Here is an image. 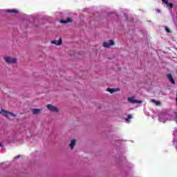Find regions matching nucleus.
<instances>
[{
  "label": "nucleus",
  "instance_id": "nucleus-1",
  "mask_svg": "<svg viewBox=\"0 0 177 177\" xmlns=\"http://www.w3.org/2000/svg\"><path fill=\"white\" fill-rule=\"evenodd\" d=\"M3 59L5 60L6 63H8V64H13L17 62V59L16 58H12L8 56L4 57Z\"/></svg>",
  "mask_w": 177,
  "mask_h": 177
},
{
  "label": "nucleus",
  "instance_id": "nucleus-2",
  "mask_svg": "<svg viewBox=\"0 0 177 177\" xmlns=\"http://www.w3.org/2000/svg\"><path fill=\"white\" fill-rule=\"evenodd\" d=\"M0 114H2L3 115H5L6 118L9 117V115H11L12 117H16V115L12 112H9L8 111L1 109L0 111Z\"/></svg>",
  "mask_w": 177,
  "mask_h": 177
},
{
  "label": "nucleus",
  "instance_id": "nucleus-3",
  "mask_svg": "<svg viewBox=\"0 0 177 177\" xmlns=\"http://www.w3.org/2000/svg\"><path fill=\"white\" fill-rule=\"evenodd\" d=\"M47 109L50 111H52L53 113H59V110L57 109V107L49 104L47 105Z\"/></svg>",
  "mask_w": 177,
  "mask_h": 177
},
{
  "label": "nucleus",
  "instance_id": "nucleus-4",
  "mask_svg": "<svg viewBox=\"0 0 177 177\" xmlns=\"http://www.w3.org/2000/svg\"><path fill=\"white\" fill-rule=\"evenodd\" d=\"M127 100H128V102H129V103H131L132 104H135L136 103H138V104H141L142 103L141 100H135V97H128Z\"/></svg>",
  "mask_w": 177,
  "mask_h": 177
},
{
  "label": "nucleus",
  "instance_id": "nucleus-5",
  "mask_svg": "<svg viewBox=\"0 0 177 177\" xmlns=\"http://www.w3.org/2000/svg\"><path fill=\"white\" fill-rule=\"evenodd\" d=\"M113 45H115V43H114L113 40H109L103 43L104 48H110L111 46H113Z\"/></svg>",
  "mask_w": 177,
  "mask_h": 177
},
{
  "label": "nucleus",
  "instance_id": "nucleus-6",
  "mask_svg": "<svg viewBox=\"0 0 177 177\" xmlns=\"http://www.w3.org/2000/svg\"><path fill=\"white\" fill-rule=\"evenodd\" d=\"M51 44H54L57 46H60V45H62V44H63V39H62V37H60L59 41H57V40L51 41Z\"/></svg>",
  "mask_w": 177,
  "mask_h": 177
},
{
  "label": "nucleus",
  "instance_id": "nucleus-7",
  "mask_svg": "<svg viewBox=\"0 0 177 177\" xmlns=\"http://www.w3.org/2000/svg\"><path fill=\"white\" fill-rule=\"evenodd\" d=\"M60 23L62 24H68V23H73V19H71V18H70V17L67 18V19H66V20L61 19Z\"/></svg>",
  "mask_w": 177,
  "mask_h": 177
},
{
  "label": "nucleus",
  "instance_id": "nucleus-8",
  "mask_svg": "<svg viewBox=\"0 0 177 177\" xmlns=\"http://www.w3.org/2000/svg\"><path fill=\"white\" fill-rule=\"evenodd\" d=\"M41 111H42V109H33L32 113H33V114L37 115L39 114V113H41Z\"/></svg>",
  "mask_w": 177,
  "mask_h": 177
},
{
  "label": "nucleus",
  "instance_id": "nucleus-9",
  "mask_svg": "<svg viewBox=\"0 0 177 177\" xmlns=\"http://www.w3.org/2000/svg\"><path fill=\"white\" fill-rule=\"evenodd\" d=\"M167 78L171 82V84H175V80H174V77H172V75L167 74Z\"/></svg>",
  "mask_w": 177,
  "mask_h": 177
},
{
  "label": "nucleus",
  "instance_id": "nucleus-10",
  "mask_svg": "<svg viewBox=\"0 0 177 177\" xmlns=\"http://www.w3.org/2000/svg\"><path fill=\"white\" fill-rule=\"evenodd\" d=\"M75 142H76V141H75V139H73V140H72L71 141V143L69 144V146H70L71 150H73V149H74V146H75Z\"/></svg>",
  "mask_w": 177,
  "mask_h": 177
},
{
  "label": "nucleus",
  "instance_id": "nucleus-11",
  "mask_svg": "<svg viewBox=\"0 0 177 177\" xmlns=\"http://www.w3.org/2000/svg\"><path fill=\"white\" fill-rule=\"evenodd\" d=\"M107 92H109V93H114V92H117V90L115 88H106Z\"/></svg>",
  "mask_w": 177,
  "mask_h": 177
},
{
  "label": "nucleus",
  "instance_id": "nucleus-12",
  "mask_svg": "<svg viewBox=\"0 0 177 177\" xmlns=\"http://www.w3.org/2000/svg\"><path fill=\"white\" fill-rule=\"evenodd\" d=\"M8 13H19V11L17 10H7Z\"/></svg>",
  "mask_w": 177,
  "mask_h": 177
},
{
  "label": "nucleus",
  "instance_id": "nucleus-13",
  "mask_svg": "<svg viewBox=\"0 0 177 177\" xmlns=\"http://www.w3.org/2000/svg\"><path fill=\"white\" fill-rule=\"evenodd\" d=\"M152 102L155 103V104H156V106H159V104H161V102H160V101H156L154 100H152Z\"/></svg>",
  "mask_w": 177,
  "mask_h": 177
},
{
  "label": "nucleus",
  "instance_id": "nucleus-14",
  "mask_svg": "<svg viewBox=\"0 0 177 177\" xmlns=\"http://www.w3.org/2000/svg\"><path fill=\"white\" fill-rule=\"evenodd\" d=\"M132 118V115H128V117L125 119V121H131V119Z\"/></svg>",
  "mask_w": 177,
  "mask_h": 177
},
{
  "label": "nucleus",
  "instance_id": "nucleus-15",
  "mask_svg": "<svg viewBox=\"0 0 177 177\" xmlns=\"http://www.w3.org/2000/svg\"><path fill=\"white\" fill-rule=\"evenodd\" d=\"M167 6H169L170 9H172V8H174V3H168V4L167 5Z\"/></svg>",
  "mask_w": 177,
  "mask_h": 177
},
{
  "label": "nucleus",
  "instance_id": "nucleus-16",
  "mask_svg": "<svg viewBox=\"0 0 177 177\" xmlns=\"http://www.w3.org/2000/svg\"><path fill=\"white\" fill-rule=\"evenodd\" d=\"M162 1L165 3V5H168V3H169V0H162Z\"/></svg>",
  "mask_w": 177,
  "mask_h": 177
},
{
  "label": "nucleus",
  "instance_id": "nucleus-17",
  "mask_svg": "<svg viewBox=\"0 0 177 177\" xmlns=\"http://www.w3.org/2000/svg\"><path fill=\"white\" fill-rule=\"evenodd\" d=\"M165 30L167 32H171V30H169V28H168V27H165Z\"/></svg>",
  "mask_w": 177,
  "mask_h": 177
},
{
  "label": "nucleus",
  "instance_id": "nucleus-18",
  "mask_svg": "<svg viewBox=\"0 0 177 177\" xmlns=\"http://www.w3.org/2000/svg\"><path fill=\"white\" fill-rule=\"evenodd\" d=\"M20 156H17L15 157V158H19Z\"/></svg>",
  "mask_w": 177,
  "mask_h": 177
},
{
  "label": "nucleus",
  "instance_id": "nucleus-19",
  "mask_svg": "<svg viewBox=\"0 0 177 177\" xmlns=\"http://www.w3.org/2000/svg\"><path fill=\"white\" fill-rule=\"evenodd\" d=\"M0 146H2V144L0 142Z\"/></svg>",
  "mask_w": 177,
  "mask_h": 177
}]
</instances>
